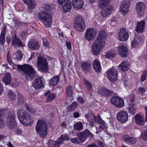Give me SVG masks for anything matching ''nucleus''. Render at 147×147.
Instances as JSON below:
<instances>
[{
	"instance_id": "obj_1",
	"label": "nucleus",
	"mask_w": 147,
	"mask_h": 147,
	"mask_svg": "<svg viewBox=\"0 0 147 147\" xmlns=\"http://www.w3.org/2000/svg\"><path fill=\"white\" fill-rule=\"evenodd\" d=\"M107 37V33L105 31L101 30L99 32L94 44L92 46V52L94 55L97 56L100 53L102 47L105 45Z\"/></svg>"
},
{
	"instance_id": "obj_2",
	"label": "nucleus",
	"mask_w": 147,
	"mask_h": 147,
	"mask_svg": "<svg viewBox=\"0 0 147 147\" xmlns=\"http://www.w3.org/2000/svg\"><path fill=\"white\" fill-rule=\"evenodd\" d=\"M18 117L22 124L25 126L31 125L33 120L31 115L25 110L20 109L17 112Z\"/></svg>"
},
{
	"instance_id": "obj_3",
	"label": "nucleus",
	"mask_w": 147,
	"mask_h": 147,
	"mask_svg": "<svg viewBox=\"0 0 147 147\" xmlns=\"http://www.w3.org/2000/svg\"><path fill=\"white\" fill-rule=\"evenodd\" d=\"M16 115L13 113H10L8 115L6 121L7 124L11 130H16V133L17 134H20L22 133V129L18 128L17 129V124L15 121Z\"/></svg>"
},
{
	"instance_id": "obj_4",
	"label": "nucleus",
	"mask_w": 147,
	"mask_h": 147,
	"mask_svg": "<svg viewBox=\"0 0 147 147\" xmlns=\"http://www.w3.org/2000/svg\"><path fill=\"white\" fill-rule=\"evenodd\" d=\"M38 16L39 19L46 27L49 28L51 25L52 18L51 13L42 11L39 12Z\"/></svg>"
},
{
	"instance_id": "obj_5",
	"label": "nucleus",
	"mask_w": 147,
	"mask_h": 147,
	"mask_svg": "<svg viewBox=\"0 0 147 147\" xmlns=\"http://www.w3.org/2000/svg\"><path fill=\"white\" fill-rule=\"evenodd\" d=\"M18 68L24 72V75L26 78L32 79L34 77L36 71L33 67L28 64L19 65Z\"/></svg>"
},
{
	"instance_id": "obj_6",
	"label": "nucleus",
	"mask_w": 147,
	"mask_h": 147,
	"mask_svg": "<svg viewBox=\"0 0 147 147\" xmlns=\"http://www.w3.org/2000/svg\"><path fill=\"white\" fill-rule=\"evenodd\" d=\"M35 130L36 134L40 137L44 138L47 134V125L42 121L38 120L36 125Z\"/></svg>"
},
{
	"instance_id": "obj_7",
	"label": "nucleus",
	"mask_w": 147,
	"mask_h": 147,
	"mask_svg": "<svg viewBox=\"0 0 147 147\" xmlns=\"http://www.w3.org/2000/svg\"><path fill=\"white\" fill-rule=\"evenodd\" d=\"M37 66L40 71L47 73L49 70V63L47 59L42 56H39L37 59Z\"/></svg>"
},
{
	"instance_id": "obj_8",
	"label": "nucleus",
	"mask_w": 147,
	"mask_h": 147,
	"mask_svg": "<svg viewBox=\"0 0 147 147\" xmlns=\"http://www.w3.org/2000/svg\"><path fill=\"white\" fill-rule=\"evenodd\" d=\"M74 27L76 30L80 32L83 31L86 28L84 18L80 16L77 17L75 21Z\"/></svg>"
},
{
	"instance_id": "obj_9",
	"label": "nucleus",
	"mask_w": 147,
	"mask_h": 147,
	"mask_svg": "<svg viewBox=\"0 0 147 147\" xmlns=\"http://www.w3.org/2000/svg\"><path fill=\"white\" fill-rule=\"evenodd\" d=\"M77 136L80 139V142L83 143L86 141L88 138L90 139L92 138L94 136L93 134H92L87 129H86L84 131H81L78 133Z\"/></svg>"
},
{
	"instance_id": "obj_10",
	"label": "nucleus",
	"mask_w": 147,
	"mask_h": 147,
	"mask_svg": "<svg viewBox=\"0 0 147 147\" xmlns=\"http://www.w3.org/2000/svg\"><path fill=\"white\" fill-rule=\"evenodd\" d=\"M107 79L111 82L113 83L117 80L118 72L114 68H111L108 69L106 72Z\"/></svg>"
},
{
	"instance_id": "obj_11",
	"label": "nucleus",
	"mask_w": 147,
	"mask_h": 147,
	"mask_svg": "<svg viewBox=\"0 0 147 147\" xmlns=\"http://www.w3.org/2000/svg\"><path fill=\"white\" fill-rule=\"evenodd\" d=\"M111 103L114 106L118 108L123 107L124 105V100L118 96H113L110 99Z\"/></svg>"
},
{
	"instance_id": "obj_12",
	"label": "nucleus",
	"mask_w": 147,
	"mask_h": 147,
	"mask_svg": "<svg viewBox=\"0 0 147 147\" xmlns=\"http://www.w3.org/2000/svg\"><path fill=\"white\" fill-rule=\"evenodd\" d=\"M128 118L127 112L124 110H121L118 112L117 115V119L121 123L126 122Z\"/></svg>"
},
{
	"instance_id": "obj_13",
	"label": "nucleus",
	"mask_w": 147,
	"mask_h": 147,
	"mask_svg": "<svg viewBox=\"0 0 147 147\" xmlns=\"http://www.w3.org/2000/svg\"><path fill=\"white\" fill-rule=\"evenodd\" d=\"M98 94L102 97L108 98L113 95L114 92L112 90L107 88L105 87H102L98 91Z\"/></svg>"
},
{
	"instance_id": "obj_14",
	"label": "nucleus",
	"mask_w": 147,
	"mask_h": 147,
	"mask_svg": "<svg viewBox=\"0 0 147 147\" xmlns=\"http://www.w3.org/2000/svg\"><path fill=\"white\" fill-rule=\"evenodd\" d=\"M119 40L122 41H126L129 37V30L125 28L120 29L119 32Z\"/></svg>"
},
{
	"instance_id": "obj_15",
	"label": "nucleus",
	"mask_w": 147,
	"mask_h": 147,
	"mask_svg": "<svg viewBox=\"0 0 147 147\" xmlns=\"http://www.w3.org/2000/svg\"><path fill=\"white\" fill-rule=\"evenodd\" d=\"M96 30L91 28L88 29L85 34L86 39L88 41H92L96 34L97 31Z\"/></svg>"
},
{
	"instance_id": "obj_16",
	"label": "nucleus",
	"mask_w": 147,
	"mask_h": 147,
	"mask_svg": "<svg viewBox=\"0 0 147 147\" xmlns=\"http://www.w3.org/2000/svg\"><path fill=\"white\" fill-rule=\"evenodd\" d=\"M113 7L112 5H107L102 7L101 13V16L105 17L110 15L113 10Z\"/></svg>"
},
{
	"instance_id": "obj_17",
	"label": "nucleus",
	"mask_w": 147,
	"mask_h": 147,
	"mask_svg": "<svg viewBox=\"0 0 147 147\" xmlns=\"http://www.w3.org/2000/svg\"><path fill=\"white\" fill-rule=\"evenodd\" d=\"M145 9V5L144 2H139L137 3L136 6V9L139 16H143Z\"/></svg>"
},
{
	"instance_id": "obj_18",
	"label": "nucleus",
	"mask_w": 147,
	"mask_h": 147,
	"mask_svg": "<svg viewBox=\"0 0 147 147\" xmlns=\"http://www.w3.org/2000/svg\"><path fill=\"white\" fill-rule=\"evenodd\" d=\"M130 4V1L128 0H124L120 5V10L123 14H126L129 11V8Z\"/></svg>"
},
{
	"instance_id": "obj_19",
	"label": "nucleus",
	"mask_w": 147,
	"mask_h": 147,
	"mask_svg": "<svg viewBox=\"0 0 147 147\" xmlns=\"http://www.w3.org/2000/svg\"><path fill=\"white\" fill-rule=\"evenodd\" d=\"M119 55L121 57H125L127 56L128 49L123 45L119 46L117 48Z\"/></svg>"
},
{
	"instance_id": "obj_20",
	"label": "nucleus",
	"mask_w": 147,
	"mask_h": 147,
	"mask_svg": "<svg viewBox=\"0 0 147 147\" xmlns=\"http://www.w3.org/2000/svg\"><path fill=\"white\" fill-rule=\"evenodd\" d=\"M28 46L31 50H38L40 47V45L38 42L33 40H31L29 42Z\"/></svg>"
},
{
	"instance_id": "obj_21",
	"label": "nucleus",
	"mask_w": 147,
	"mask_h": 147,
	"mask_svg": "<svg viewBox=\"0 0 147 147\" xmlns=\"http://www.w3.org/2000/svg\"><path fill=\"white\" fill-rule=\"evenodd\" d=\"M44 80V79L42 77L35 79L34 83L33 84V87L37 89H39L43 87Z\"/></svg>"
},
{
	"instance_id": "obj_22",
	"label": "nucleus",
	"mask_w": 147,
	"mask_h": 147,
	"mask_svg": "<svg viewBox=\"0 0 147 147\" xmlns=\"http://www.w3.org/2000/svg\"><path fill=\"white\" fill-rule=\"evenodd\" d=\"M91 65L90 63L87 62L83 63L81 64V67L83 71L86 74H89L91 72Z\"/></svg>"
},
{
	"instance_id": "obj_23",
	"label": "nucleus",
	"mask_w": 147,
	"mask_h": 147,
	"mask_svg": "<svg viewBox=\"0 0 147 147\" xmlns=\"http://www.w3.org/2000/svg\"><path fill=\"white\" fill-rule=\"evenodd\" d=\"M71 3L73 7L80 9L82 8L84 2L83 0H72Z\"/></svg>"
},
{
	"instance_id": "obj_24",
	"label": "nucleus",
	"mask_w": 147,
	"mask_h": 147,
	"mask_svg": "<svg viewBox=\"0 0 147 147\" xmlns=\"http://www.w3.org/2000/svg\"><path fill=\"white\" fill-rule=\"evenodd\" d=\"M11 44L12 45L19 47L22 46L23 44L21 40L16 35L13 36Z\"/></svg>"
},
{
	"instance_id": "obj_25",
	"label": "nucleus",
	"mask_w": 147,
	"mask_h": 147,
	"mask_svg": "<svg viewBox=\"0 0 147 147\" xmlns=\"http://www.w3.org/2000/svg\"><path fill=\"white\" fill-rule=\"evenodd\" d=\"M134 118L137 124L142 125L145 124V122L143 116L137 114L135 115Z\"/></svg>"
},
{
	"instance_id": "obj_26",
	"label": "nucleus",
	"mask_w": 147,
	"mask_h": 147,
	"mask_svg": "<svg viewBox=\"0 0 147 147\" xmlns=\"http://www.w3.org/2000/svg\"><path fill=\"white\" fill-rule=\"evenodd\" d=\"M93 67L95 71L97 73L100 72L101 70V67L99 60L97 59L94 60L93 62Z\"/></svg>"
},
{
	"instance_id": "obj_27",
	"label": "nucleus",
	"mask_w": 147,
	"mask_h": 147,
	"mask_svg": "<svg viewBox=\"0 0 147 147\" xmlns=\"http://www.w3.org/2000/svg\"><path fill=\"white\" fill-rule=\"evenodd\" d=\"M145 25V22L143 21L138 22L136 27V30L138 32H143Z\"/></svg>"
},
{
	"instance_id": "obj_28",
	"label": "nucleus",
	"mask_w": 147,
	"mask_h": 147,
	"mask_svg": "<svg viewBox=\"0 0 147 147\" xmlns=\"http://www.w3.org/2000/svg\"><path fill=\"white\" fill-rule=\"evenodd\" d=\"M60 78L58 76H54L49 80V84L51 86H55L58 82Z\"/></svg>"
},
{
	"instance_id": "obj_29",
	"label": "nucleus",
	"mask_w": 147,
	"mask_h": 147,
	"mask_svg": "<svg viewBox=\"0 0 147 147\" xmlns=\"http://www.w3.org/2000/svg\"><path fill=\"white\" fill-rule=\"evenodd\" d=\"M11 75L9 73L5 74L3 79V82L6 85L9 84L11 83Z\"/></svg>"
},
{
	"instance_id": "obj_30",
	"label": "nucleus",
	"mask_w": 147,
	"mask_h": 147,
	"mask_svg": "<svg viewBox=\"0 0 147 147\" xmlns=\"http://www.w3.org/2000/svg\"><path fill=\"white\" fill-rule=\"evenodd\" d=\"M73 87L71 85H69L66 87L65 89V93L68 97L72 96L74 91Z\"/></svg>"
},
{
	"instance_id": "obj_31",
	"label": "nucleus",
	"mask_w": 147,
	"mask_h": 147,
	"mask_svg": "<svg viewBox=\"0 0 147 147\" xmlns=\"http://www.w3.org/2000/svg\"><path fill=\"white\" fill-rule=\"evenodd\" d=\"M93 117L96 122L103 125L104 127H106V124L105 123L104 120H102L99 115L97 116H96L95 115H94Z\"/></svg>"
},
{
	"instance_id": "obj_32",
	"label": "nucleus",
	"mask_w": 147,
	"mask_h": 147,
	"mask_svg": "<svg viewBox=\"0 0 147 147\" xmlns=\"http://www.w3.org/2000/svg\"><path fill=\"white\" fill-rule=\"evenodd\" d=\"M23 53L21 51H17L15 55V57L14 55L13 56V58L17 62L21 60L23 58Z\"/></svg>"
},
{
	"instance_id": "obj_33",
	"label": "nucleus",
	"mask_w": 147,
	"mask_h": 147,
	"mask_svg": "<svg viewBox=\"0 0 147 147\" xmlns=\"http://www.w3.org/2000/svg\"><path fill=\"white\" fill-rule=\"evenodd\" d=\"M119 68L123 71H125L128 70L129 68L127 65V62L123 61L119 65Z\"/></svg>"
},
{
	"instance_id": "obj_34",
	"label": "nucleus",
	"mask_w": 147,
	"mask_h": 147,
	"mask_svg": "<svg viewBox=\"0 0 147 147\" xmlns=\"http://www.w3.org/2000/svg\"><path fill=\"white\" fill-rule=\"evenodd\" d=\"M64 12L65 13L69 11L71 9V5L70 1L67 3L63 6H62Z\"/></svg>"
},
{
	"instance_id": "obj_35",
	"label": "nucleus",
	"mask_w": 147,
	"mask_h": 147,
	"mask_svg": "<svg viewBox=\"0 0 147 147\" xmlns=\"http://www.w3.org/2000/svg\"><path fill=\"white\" fill-rule=\"evenodd\" d=\"M25 4L27 5L30 9H34L35 6L34 0H22Z\"/></svg>"
},
{
	"instance_id": "obj_36",
	"label": "nucleus",
	"mask_w": 147,
	"mask_h": 147,
	"mask_svg": "<svg viewBox=\"0 0 147 147\" xmlns=\"http://www.w3.org/2000/svg\"><path fill=\"white\" fill-rule=\"evenodd\" d=\"M24 102V96L21 93H18V94L17 105L19 106L22 105Z\"/></svg>"
},
{
	"instance_id": "obj_37",
	"label": "nucleus",
	"mask_w": 147,
	"mask_h": 147,
	"mask_svg": "<svg viewBox=\"0 0 147 147\" xmlns=\"http://www.w3.org/2000/svg\"><path fill=\"white\" fill-rule=\"evenodd\" d=\"M83 125L81 122H77L74 125V129L75 130L80 131L83 129Z\"/></svg>"
},
{
	"instance_id": "obj_38",
	"label": "nucleus",
	"mask_w": 147,
	"mask_h": 147,
	"mask_svg": "<svg viewBox=\"0 0 147 147\" xmlns=\"http://www.w3.org/2000/svg\"><path fill=\"white\" fill-rule=\"evenodd\" d=\"M136 106L134 104H133L127 108V110L131 115H134L136 113Z\"/></svg>"
},
{
	"instance_id": "obj_39",
	"label": "nucleus",
	"mask_w": 147,
	"mask_h": 147,
	"mask_svg": "<svg viewBox=\"0 0 147 147\" xmlns=\"http://www.w3.org/2000/svg\"><path fill=\"white\" fill-rule=\"evenodd\" d=\"M56 96L55 93H51L47 96L46 102L48 103L53 100L55 98Z\"/></svg>"
},
{
	"instance_id": "obj_40",
	"label": "nucleus",
	"mask_w": 147,
	"mask_h": 147,
	"mask_svg": "<svg viewBox=\"0 0 147 147\" xmlns=\"http://www.w3.org/2000/svg\"><path fill=\"white\" fill-rule=\"evenodd\" d=\"M83 82L87 90L91 91L92 88L91 84L85 79H83Z\"/></svg>"
},
{
	"instance_id": "obj_41",
	"label": "nucleus",
	"mask_w": 147,
	"mask_h": 147,
	"mask_svg": "<svg viewBox=\"0 0 147 147\" xmlns=\"http://www.w3.org/2000/svg\"><path fill=\"white\" fill-rule=\"evenodd\" d=\"M77 106V102H74L71 103L67 107V110L69 112H71L75 110Z\"/></svg>"
},
{
	"instance_id": "obj_42",
	"label": "nucleus",
	"mask_w": 147,
	"mask_h": 147,
	"mask_svg": "<svg viewBox=\"0 0 147 147\" xmlns=\"http://www.w3.org/2000/svg\"><path fill=\"white\" fill-rule=\"evenodd\" d=\"M109 2L110 0H98V7L99 8H102Z\"/></svg>"
},
{
	"instance_id": "obj_43",
	"label": "nucleus",
	"mask_w": 147,
	"mask_h": 147,
	"mask_svg": "<svg viewBox=\"0 0 147 147\" xmlns=\"http://www.w3.org/2000/svg\"><path fill=\"white\" fill-rule=\"evenodd\" d=\"M8 96L9 98L12 100H14L16 98V94L11 90H8Z\"/></svg>"
},
{
	"instance_id": "obj_44",
	"label": "nucleus",
	"mask_w": 147,
	"mask_h": 147,
	"mask_svg": "<svg viewBox=\"0 0 147 147\" xmlns=\"http://www.w3.org/2000/svg\"><path fill=\"white\" fill-rule=\"evenodd\" d=\"M69 140V139L67 134H64L61 135L58 139V140L62 142L63 140L67 141Z\"/></svg>"
},
{
	"instance_id": "obj_45",
	"label": "nucleus",
	"mask_w": 147,
	"mask_h": 147,
	"mask_svg": "<svg viewBox=\"0 0 147 147\" xmlns=\"http://www.w3.org/2000/svg\"><path fill=\"white\" fill-rule=\"evenodd\" d=\"M25 107L26 110L28 111L30 113H34V110L30 105H28L27 103H25Z\"/></svg>"
},
{
	"instance_id": "obj_46",
	"label": "nucleus",
	"mask_w": 147,
	"mask_h": 147,
	"mask_svg": "<svg viewBox=\"0 0 147 147\" xmlns=\"http://www.w3.org/2000/svg\"><path fill=\"white\" fill-rule=\"evenodd\" d=\"M140 136L142 139L147 141V130L145 131L142 132Z\"/></svg>"
},
{
	"instance_id": "obj_47",
	"label": "nucleus",
	"mask_w": 147,
	"mask_h": 147,
	"mask_svg": "<svg viewBox=\"0 0 147 147\" xmlns=\"http://www.w3.org/2000/svg\"><path fill=\"white\" fill-rule=\"evenodd\" d=\"M136 140L134 137H131L127 143L129 144H134L136 143Z\"/></svg>"
},
{
	"instance_id": "obj_48",
	"label": "nucleus",
	"mask_w": 147,
	"mask_h": 147,
	"mask_svg": "<svg viewBox=\"0 0 147 147\" xmlns=\"http://www.w3.org/2000/svg\"><path fill=\"white\" fill-rule=\"evenodd\" d=\"M147 75V70H145L144 71L143 73V74L141 77V81L142 82H144L146 80Z\"/></svg>"
},
{
	"instance_id": "obj_49",
	"label": "nucleus",
	"mask_w": 147,
	"mask_h": 147,
	"mask_svg": "<svg viewBox=\"0 0 147 147\" xmlns=\"http://www.w3.org/2000/svg\"><path fill=\"white\" fill-rule=\"evenodd\" d=\"M115 55L114 53L109 52H108L106 54V57L107 58L111 59L113 58Z\"/></svg>"
},
{
	"instance_id": "obj_50",
	"label": "nucleus",
	"mask_w": 147,
	"mask_h": 147,
	"mask_svg": "<svg viewBox=\"0 0 147 147\" xmlns=\"http://www.w3.org/2000/svg\"><path fill=\"white\" fill-rule=\"evenodd\" d=\"M130 137L128 135L125 134L123 136L122 138L125 142L127 143Z\"/></svg>"
},
{
	"instance_id": "obj_51",
	"label": "nucleus",
	"mask_w": 147,
	"mask_h": 147,
	"mask_svg": "<svg viewBox=\"0 0 147 147\" xmlns=\"http://www.w3.org/2000/svg\"><path fill=\"white\" fill-rule=\"evenodd\" d=\"M70 1L69 0H58V2L61 6L64 5L67 3L69 2Z\"/></svg>"
},
{
	"instance_id": "obj_52",
	"label": "nucleus",
	"mask_w": 147,
	"mask_h": 147,
	"mask_svg": "<svg viewBox=\"0 0 147 147\" xmlns=\"http://www.w3.org/2000/svg\"><path fill=\"white\" fill-rule=\"evenodd\" d=\"M135 95L134 93H132L130 95L129 100L131 103H133L135 101Z\"/></svg>"
},
{
	"instance_id": "obj_53",
	"label": "nucleus",
	"mask_w": 147,
	"mask_h": 147,
	"mask_svg": "<svg viewBox=\"0 0 147 147\" xmlns=\"http://www.w3.org/2000/svg\"><path fill=\"white\" fill-rule=\"evenodd\" d=\"M71 141L73 143L76 144H78L80 143V140L77 138H72Z\"/></svg>"
},
{
	"instance_id": "obj_54",
	"label": "nucleus",
	"mask_w": 147,
	"mask_h": 147,
	"mask_svg": "<svg viewBox=\"0 0 147 147\" xmlns=\"http://www.w3.org/2000/svg\"><path fill=\"white\" fill-rule=\"evenodd\" d=\"M52 9V7L51 5L49 4H46L44 7V9L45 11H48L49 10H51Z\"/></svg>"
},
{
	"instance_id": "obj_55",
	"label": "nucleus",
	"mask_w": 147,
	"mask_h": 147,
	"mask_svg": "<svg viewBox=\"0 0 147 147\" xmlns=\"http://www.w3.org/2000/svg\"><path fill=\"white\" fill-rule=\"evenodd\" d=\"M138 91L140 94L144 93L146 92L145 89L142 87H139L138 89Z\"/></svg>"
},
{
	"instance_id": "obj_56",
	"label": "nucleus",
	"mask_w": 147,
	"mask_h": 147,
	"mask_svg": "<svg viewBox=\"0 0 147 147\" xmlns=\"http://www.w3.org/2000/svg\"><path fill=\"white\" fill-rule=\"evenodd\" d=\"M89 122V125L91 127H94V119H89L88 120Z\"/></svg>"
},
{
	"instance_id": "obj_57",
	"label": "nucleus",
	"mask_w": 147,
	"mask_h": 147,
	"mask_svg": "<svg viewBox=\"0 0 147 147\" xmlns=\"http://www.w3.org/2000/svg\"><path fill=\"white\" fill-rule=\"evenodd\" d=\"M5 42V36L1 35L0 37V43L1 45L4 44Z\"/></svg>"
},
{
	"instance_id": "obj_58",
	"label": "nucleus",
	"mask_w": 147,
	"mask_h": 147,
	"mask_svg": "<svg viewBox=\"0 0 147 147\" xmlns=\"http://www.w3.org/2000/svg\"><path fill=\"white\" fill-rule=\"evenodd\" d=\"M6 26H5L3 28L1 34V35L5 36L6 33Z\"/></svg>"
},
{
	"instance_id": "obj_59",
	"label": "nucleus",
	"mask_w": 147,
	"mask_h": 147,
	"mask_svg": "<svg viewBox=\"0 0 147 147\" xmlns=\"http://www.w3.org/2000/svg\"><path fill=\"white\" fill-rule=\"evenodd\" d=\"M77 100L81 104L83 103L84 102V100L83 98L81 96H79Z\"/></svg>"
},
{
	"instance_id": "obj_60",
	"label": "nucleus",
	"mask_w": 147,
	"mask_h": 147,
	"mask_svg": "<svg viewBox=\"0 0 147 147\" xmlns=\"http://www.w3.org/2000/svg\"><path fill=\"white\" fill-rule=\"evenodd\" d=\"M138 44L137 41H136L135 40H133L131 43V47L132 48H135L137 47Z\"/></svg>"
},
{
	"instance_id": "obj_61",
	"label": "nucleus",
	"mask_w": 147,
	"mask_h": 147,
	"mask_svg": "<svg viewBox=\"0 0 147 147\" xmlns=\"http://www.w3.org/2000/svg\"><path fill=\"white\" fill-rule=\"evenodd\" d=\"M80 117V113L78 112H75L73 113V117L74 118H78Z\"/></svg>"
},
{
	"instance_id": "obj_62",
	"label": "nucleus",
	"mask_w": 147,
	"mask_h": 147,
	"mask_svg": "<svg viewBox=\"0 0 147 147\" xmlns=\"http://www.w3.org/2000/svg\"><path fill=\"white\" fill-rule=\"evenodd\" d=\"M66 43L67 48L69 50H71V42L69 41H67Z\"/></svg>"
},
{
	"instance_id": "obj_63",
	"label": "nucleus",
	"mask_w": 147,
	"mask_h": 147,
	"mask_svg": "<svg viewBox=\"0 0 147 147\" xmlns=\"http://www.w3.org/2000/svg\"><path fill=\"white\" fill-rule=\"evenodd\" d=\"M43 43L44 46L46 47H49V42L48 41H47V40H45V41L44 40L43 41Z\"/></svg>"
},
{
	"instance_id": "obj_64",
	"label": "nucleus",
	"mask_w": 147,
	"mask_h": 147,
	"mask_svg": "<svg viewBox=\"0 0 147 147\" xmlns=\"http://www.w3.org/2000/svg\"><path fill=\"white\" fill-rule=\"evenodd\" d=\"M49 145L52 147H54V144H55V141L51 140L49 141Z\"/></svg>"
}]
</instances>
